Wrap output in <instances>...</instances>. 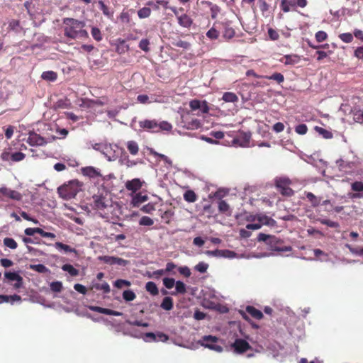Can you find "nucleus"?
Segmentation results:
<instances>
[{"label": "nucleus", "mask_w": 363, "mask_h": 363, "mask_svg": "<svg viewBox=\"0 0 363 363\" xmlns=\"http://www.w3.org/2000/svg\"><path fill=\"white\" fill-rule=\"evenodd\" d=\"M64 35L70 39L88 38V32L84 29L85 23L72 18H65L63 20Z\"/></svg>", "instance_id": "nucleus-1"}, {"label": "nucleus", "mask_w": 363, "mask_h": 363, "mask_svg": "<svg viewBox=\"0 0 363 363\" xmlns=\"http://www.w3.org/2000/svg\"><path fill=\"white\" fill-rule=\"evenodd\" d=\"M139 126L151 133L169 132L172 129V125L169 122L155 119L140 121Z\"/></svg>", "instance_id": "nucleus-2"}, {"label": "nucleus", "mask_w": 363, "mask_h": 363, "mask_svg": "<svg viewBox=\"0 0 363 363\" xmlns=\"http://www.w3.org/2000/svg\"><path fill=\"white\" fill-rule=\"evenodd\" d=\"M93 208L99 212H104L112 206V201L108 198L107 194H94L92 196Z\"/></svg>", "instance_id": "nucleus-3"}, {"label": "nucleus", "mask_w": 363, "mask_h": 363, "mask_svg": "<svg viewBox=\"0 0 363 363\" xmlns=\"http://www.w3.org/2000/svg\"><path fill=\"white\" fill-rule=\"evenodd\" d=\"M77 184L78 182L73 181L68 185L60 186L57 189L59 195L60 197L66 200L74 198L79 189Z\"/></svg>", "instance_id": "nucleus-4"}, {"label": "nucleus", "mask_w": 363, "mask_h": 363, "mask_svg": "<svg viewBox=\"0 0 363 363\" xmlns=\"http://www.w3.org/2000/svg\"><path fill=\"white\" fill-rule=\"evenodd\" d=\"M219 339L213 335H204L199 341L198 343L201 346L208 348L217 352H221L223 347L218 344Z\"/></svg>", "instance_id": "nucleus-5"}, {"label": "nucleus", "mask_w": 363, "mask_h": 363, "mask_svg": "<svg viewBox=\"0 0 363 363\" xmlns=\"http://www.w3.org/2000/svg\"><path fill=\"white\" fill-rule=\"evenodd\" d=\"M270 240L269 241V247L270 250L277 252H290L292 250V247L289 245H284L283 240L272 235Z\"/></svg>", "instance_id": "nucleus-6"}, {"label": "nucleus", "mask_w": 363, "mask_h": 363, "mask_svg": "<svg viewBox=\"0 0 363 363\" xmlns=\"http://www.w3.org/2000/svg\"><path fill=\"white\" fill-rule=\"evenodd\" d=\"M98 259L111 266L118 265L120 267H125L129 263V261L123 258L108 255L99 256Z\"/></svg>", "instance_id": "nucleus-7"}, {"label": "nucleus", "mask_w": 363, "mask_h": 363, "mask_svg": "<svg viewBox=\"0 0 363 363\" xmlns=\"http://www.w3.org/2000/svg\"><path fill=\"white\" fill-rule=\"evenodd\" d=\"M27 143L31 146H43L47 143L46 140L34 132H30L27 139Z\"/></svg>", "instance_id": "nucleus-8"}, {"label": "nucleus", "mask_w": 363, "mask_h": 363, "mask_svg": "<svg viewBox=\"0 0 363 363\" xmlns=\"http://www.w3.org/2000/svg\"><path fill=\"white\" fill-rule=\"evenodd\" d=\"M189 106L193 111L198 110L201 113H208L209 108L206 101L192 100L189 103Z\"/></svg>", "instance_id": "nucleus-9"}, {"label": "nucleus", "mask_w": 363, "mask_h": 363, "mask_svg": "<svg viewBox=\"0 0 363 363\" xmlns=\"http://www.w3.org/2000/svg\"><path fill=\"white\" fill-rule=\"evenodd\" d=\"M250 139V132H240L238 137L233 139V143L235 144H238L241 147H248Z\"/></svg>", "instance_id": "nucleus-10"}, {"label": "nucleus", "mask_w": 363, "mask_h": 363, "mask_svg": "<svg viewBox=\"0 0 363 363\" xmlns=\"http://www.w3.org/2000/svg\"><path fill=\"white\" fill-rule=\"evenodd\" d=\"M232 347L236 353H243L247 351L250 347V344L243 339H236L232 344Z\"/></svg>", "instance_id": "nucleus-11"}, {"label": "nucleus", "mask_w": 363, "mask_h": 363, "mask_svg": "<svg viewBox=\"0 0 363 363\" xmlns=\"http://www.w3.org/2000/svg\"><path fill=\"white\" fill-rule=\"evenodd\" d=\"M0 194L12 200L21 201L22 199V195L21 193L6 186L0 187Z\"/></svg>", "instance_id": "nucleus-12"}, {"label": "nucleus", "mask_w": 363, "mask_h": 363, "mask_svg": "<svg viewBox=\"0 0 363 363\" xmlns=\"http://www.w3.org/2000/svg\"><path fill=\"white\" fill-rule=\"evenodd\" d=\"M99 9L102 11L103 14L109 20H113L114 10L105 4L102 0L98 1Z\"/></svg>", "instance_id": "nucleus-13"}, {"label": "nucleus", "mask_w": 363, "mask_h": 363, "mask_svg": "<svg viewBox=\"0 0 363 363\" xmlns=\"http://www.w3.org/2000/svg\"><path fill=\"white\" fill-rule=\"evenodd\" d=\"M351 189H352V190H353L354 191H357V193L350 194H349L350 198L359 199V198L362 197V194L359 193V192L363 191V182H362L356 181V182H353L351 184Z\"/></svg>", "instance_id": "nucleus-14"}, {"label": "nucleus", "mask_w": 363, "mask_h": 363, "mask_svg": "<svg viewBox=\"0 0 363 363\" xmlns=\"http://www.w3.org/2000/svg\"><path fill=\"white\" fill-rule=\"evenodd\" d=\"M81 171L83 175L88 177L89 178H96L99 177H101V174H100L99 169L94 168V167L89 166L83 167L82 168Z\"/></svg>", "instance_id": "nucleus-15"}, {"label": "nucleus", "mask_w": 363, "mask_h": 363, "mask_svg": "<svg viewBox=\"0 0 363 363\" xmlns=\"http://www.w3.org/2000/svg\"><path fill=\"white\" fill-rule=\"evenodd\" d=\"M177 20L179 25L183 28H189L193 23L192 18L186 13H183L178 16Z\"/></svg>", "instance_id": "nucleus-16"}, {"label": "nucleus", "mask_w": 363, "mask_h": 363, "mask_svg": "<svg viewBox=\"0 0 363 363\" xmlns=\"http://www.w3.org/2000/svg\"><path fill=\"white\" fill-rule=\"evenodd\" d=\"M257 221L259 222V223H261V226L262 225H266L268 226H274L277 224L275 220L264 214H258Z\"/></svg>", "instance_id": "nucleus-17"}, {"label": "nucleus", "mask_w": 363, "mask_h": 363, "mask_svg": "<svg viewBox=\"0 0 363 363\" xmlns=\"http://www.w3.org/2000/svg\"><path fill=\"white\" fill-rule=\"evenodd\" d=\"M300 57L297 55H286L281 60L286 65H294L298 63Z\"/></svg>", "instance_id": "nucleus-18"}, {"label": "nucleus", "mask_w": 363, "mask_h": 363, "mask_svg": "<svg viewBox=\"0 0 363 363\" xmlns=\"http://www.w3.org/2000/svg\"><path fill=\"white\" fill-rule=\"evenodd\" d=\"M0 301L1 303H11L13 304L15 302H21V297L19 295H0Z\"/></svg>", "instance_id": "nucleus-19"}, {"label": "nucleus", "mask_w": 363, "mask_h": 363, "mask_svg": "<svg viewBox=\"0 0 363 363\" xmlns=\"http://www.w3.org/2000/svg\"><path fill=\"white\" fill-rule=\"evenodd\" d=\"M125 186L127 189L135 191L141 188L142 182L140 179H133L131 181H128Z\"/></svg>", "instance_id": "nucleus-20"}, {"label": "nucleus", "mask_w": 363, "mask_h": 363, "mask_svg": "<svg viewBox=\"0 0 363 363\" xmlns=\"http://www.w3.org/2000/svg\"><path fill=\"white\" fill-rule=\"evenodd\" d=\"M202 3L209 6L211 11V16L213 19H216L218 16V14L220 11V8L218 5L213 4L208 1H204Z\"/></svg>", "instance_id": "nucleus-21"}, {"label": "nucleus", "mask_w": 363, "mask_h": 363, "mask_svg": "<svg viewBox=\"0 0 363 363\" xmlns=\"http://www.w3.org/2000/svg\"><path fill=\"white\" fill-rule=\"evenodd\" d=\"M54 247L59 251H63L65 253H67V252L76 253L77 252V250L74 248H72L70 246L65 245L61 242H56L54 244Z\"/></svg>", "instance_id": "nucleus-22"}, {"label": "nucleus", "mask_w": 363, "mask_h": 363, "mask_svg": "<svg viewBox=\"0 0 363 363\" xmlns=\"http://www.w3.org/2000/svg\"><path fill=\"white\" fill-rule=\"evenodd\" d=\"M296 6V0H281L280 4L281 9L287 13L290 11L291 7Z\"/></svg>", "instance_id": "nucleus-23"}, {"label": "nucleus", "mask_w": 363, "mask_h": 363, "mask_svg": "<svg viewBox=\"0 0 363 363\" xmlns=\"http://www.w3.org/2000/svg\"><path fill=\"white\" fill-rule=\"evenodd\" d=\"M148 199L147 195H143L140 193L137 194L132 199V204L135 207H138L141 203Z\"/></svg>", "instance_id": "nucleus-24"}, {"label": "nucleus", "mask_w": 363, "mask_h": 363, "mask_svg": "<svg viewBox=\"0 0 363 363\" xmlns=\"http://www.w3.org/2000/svg\"><path fill=\"white\" fill-rule=\"evenodd\" d=\"M246 311L252 317H253L254 318H255L257 320H260L263 317L262 313L259 310L255 308L253 306H247Z\"/></svg>", "instance_id": "nucleus-25"}, {"label": "nucleus", "mask_w": 363, "mask_h": 363, "mask_svg": "<svg viewBox=\"0 0 363 363\" xmlns=\"http://www.w3.org/2000/svg\"><path fill=\"white\" fill-rule=\"evenodd\" d=\"M186 292V286L182 281H177L175 283V292H172V295L184 294Z\"/></svg>", "instance_id": "nucleus-26"}, {"label": "nucleus", "mask_w": 363, "mask_h": 363, "mask_svg": "<svg viewBox=\"0 0 363 363\" xmlns=\"http://www.w3.org/2000/svg\"><path fill=\"white\" fill-rule=\"evenodd\" d=\"M306 196L307 199L311 203L313 207H317L320 205L321 199L317 197L311 192H306Z\"/></svg>", "instance_id": "nucleus-27"}, {"label": "nucleus", "mask_w": 363, "mask_h": 363, "mask_svg": "<svg viewBox=\"0 0 363 363\" xmlns=\"http://www.w3.org/2000/svg\"><path fill=\"white\" fill-rule=\"evenodd\" d=\"M160 307L165 311H170L173 308V299L169 296H165L160 305Z\"/></svg>", "instance_id": "nucleus-28"}, {"label": "nucleus", "mask_w": 363, "mask_h": 363, "mask_svg": "<svg viewBox=\"0 0 363 363\" xmlns=\"http://www.w3.org/2000/svg\"><path fill=\"white\" fill-rule=\"evenodd\" d=\"M145 289L152 296H157L159 294L158 288L153 281H148L145 284Z\"/></svg>", "instance_id": "nucleus-29"}, {"label": "nucleus", "mask_w": 363, "mask_h": 363, "mask_svg": "<svg viewBox=\"0 0 363 363\" xmlns=\"http://www.w3.org/2000/svg\"><path fill=\"white\" fill-rule=\"evenodd\" d=\"M57 74L53 71H45L41 74V78L48 82H55L57 79Z\"/></svg>", "instance_id": "nucleus-30"}, {"label": "nucleus", "mask_w": 363, "mask_h": 363, "mask_svg": "<svg viewBox=\"0 0 363 363\" xmlns=\"http://www.w3.org/2000/svg\"><path fill=\"white\" fill-rule=\"evenodd\" d=\"M314 130L325 139H330L333 138V133L330 131L321 127L315 126Z\"/></svg>", "instance_id": "nucleus-31"}, {"label": "nucleus", "mask_w": 363, "mask_h": 363, "mask_svg": "<svg viewBox=\"0 0 363 363\" xmlns=\"http://www.w3.org/2000/svg\"><path fill=\"white\" fill-rule=\"evenodd\" d=\"M290 183L289 179L286 177H279L275 179L276 186L279 189L289 186Z\"/></svg>", "instance_id": "nucleus-32"}, {"label": "nucleus", "mask_w": 363, "mask_h": 363, "mask_svg": "<svg viewBox=\"0 0 363 363\" xmlns=\"http://www.w3.org/2000/svg\"><path fill=\"white\" fill-rule=\"evenodd\" d=\"M223 100L225 102L235 103L238 101V96L233 92H225L223 94Z\"/></svg>", "instance_id": "nucleus-33"}, {"label": "nucleus", "mask_w": 363, "mask_h": 363, "mask_svg": "<svg viewBox=\"0 0 363 363\" xmlns=\"http://www.w3.org/2000/svg\"><path fill=\"white\" fill-rule=\"evenodd\" d=\"M29 269L42 274L48 273L50 272L49 269L43 264H30Z\"/></svg>", "instance_id": "nucleus-34"}, {"label": "nucleus", "mask_w": 363, "mask_h": 363, "mask_svg": "<svg viewBox=\"0 0 363 363\" xmlns=\"http://www.w3.org/2000/svg\"><path fill=\"white\" fill-rule=\"evenodd\" d=\"M92 288L96 290H101L104 294H108L111 291L110 286L107 282H104L103 284L94 283Z\"/></svg>", "instance_id": "nucleus-35"}, {"label": "nucleus", "mask_w": 363, "mask_h": 363, "mask_svg": "<svg viewBox=\"0 0 363 363\" xmlns=\"http://www.w3.org/2000/svg\"><path fill=\"white\" fill-rule=\"evenodd\" d=\"M62 269L69 273L72 277H76L79 274V270L74 268L70 264H65L62 267Z\"/></svg>", "instance_id": "nucleus-36"}, {"label": "nucleus", "mask_w": 363, "mask_h": 363, "mask_svg": "<svg viewBox=\"0 0 363 363\" xmlns=\"http://www.w3.org/2000/svg\"><path fill=\"white\" fill-rule=\"evenodd\" d=\"M150 152L152 155H154L155 157H158L159 158L162 159L166 164H167L169 166L172 165V160L167 156H166L163 154L158 153L153 149H150Z\"/></svg>", "instance_id": "nucleus-37"}, {"label": "nucleus", "mask_w": 363, "mask_h": 363, "mask_svg": "<svg viewBox=\"0 0 363 363\" xmlns=\"http://www.w3.org/2000/svg\"><path fill=\"white\" fill-rule=\"evenodd\" d=\"M127 148L130 153L133 155H135L138 154L139 147L138 145L135 141L130 140L128 141L127 143Z\"/></svg>", "instance_id": "nucleus-38"}, {"label": "nucleus", "mask_w": 363, "mask_h": 363, "mask_svg": "<svg viewBox=\"0 0 363 363\" xmlns=\"http://www.w3.org/2000/svg\"><path fill=\"white\" fill-rule=\"evenodd\" d=\"M235 34V32L233 28L230 27L227 24L224 26V30L223 33V36L224 38L228 40L231 39L232 38L234 37Z\"/></svg>", "instance_id": "nucleus-39"}, {"label": "nucleus", "mask_w": 363, "mask_h": 363, "mask_svg": "<svg viewBox=\"0 0 363 363\" xmlns=\"http://www.w3.org/2000/svg\"><path fill=\"white\" fill-rule=\"evenodd\" d=\"M264 78H266L269 80L276 81L278 84H281L284 81V75L279 72H275L269 76H264Z\"/></svg>", "instance_id": "nucleus-40"}, {"label": "nucleus", "mask_w": 363, "mask_h": 363, "mask_svg": "<svg viewBox=\"0 0 363 363\" xmlns=\"http://www.w3.org/2000/svg\"><path fill=\"white\" fill-rule=\"evenodd\" d=\"M120 162L122 165H125L127 167H132L138 164L137 161L130 160L127 155L121 157Z\"/></svg>", "instance_id": "nucleus-41"}, {"label": "nucleus", "mask_w": 363, "mask_h": 363, "mask_svg": "<svg viewBox=\"0 0 363 363\" xmlns=\"http://www.w3.org/2000/svg\"><path fill=\"white\" fill-rule=\"evenodd\" d=\"M136 298V295L133 291L130 289L125 290L123 292V298L126 301H132Z\"/></svg>", "instance_id": "nucleus-42"}, {"label": "nucleus", "mask_w": 363, "mask_h": 363, "mask_svg": "<svg viewBox=\"0 0 363 363\" xmlns=\"http://www.w3.org/2000/svg\"><path fill=\"white\" fill-rule=\"evenodd\" d=\"M4 277L9 281H16L21 279V276L16 272H5Z\"/></svg>", "instance_id": "nucleus-43"}, {"label": "nucleus", "mask_w": 363, "mask_h": 363, "mask_svg": "<svg viewBox=\"0 0 363 363\" xmlns=\"http://www.w3.org/2000/svg\"><path fill=\"white\" fill-rule=\"evenodd\" d=\"M3 242H4V245L6 247H7L11 250H15L18 247V244L16 242V240L11 238H5L4 239Z\"/></svg>", "instance_id": "nucleus-44"}, {"label": "nucleus", "mask_w": 363, "mask_h": 363, "mask_svg": "<svg viewBox=\"0 0 363 363\" xmlns=\"http://www.w3.org/2000/svg\"><path fill=\"white\" fill-rule=\"evenodd\" d=\"M184 199L187 202H194L196 200V195L194 191L188 190L184 194Z\"/></svg>", "instance_id": "nucleus-45"}, {"label": "nucleus", "mask_w": 363, "mask_h": 363, "mask_svg": "<svg viewBox=\"0 0 363 363\" xmlns=\"http://www.w3.org/2000/svg\"><path fill=\"white\" fill-rule=\"evenodd\" d=\"M151 9L149 7H143L138 11V16L140 18H145L150 16Z\"/></svg>", "instance_id": "nucleus-46"}, {"label": "nucleus", "mask_w": 363, "mask_h": 363, "mask_svg": "<svg viewBox=\"0 0 363 363\" xmlns=\"http://www.w3.org/2000/svg\"><path fill=\"white\" fill-rule=\"evenodd\" d=\"M91 33L93 38L98 42H100L103 39L101 32L97 27H92Z\"/></svg>", "instance_id": "nucleus-47"}, {"label": "nucleus", "mask_w": 363, "mask_h": 363, "mask_svg": "<svg viewBox=\"0 0 363 363\" xmlns=\"http://www.w3.org/2000/svg\"><path fill=\"white\" fill-rule=\"evenodd\" d=\"M131 284L130 281L125 279H117L113 282V286L116 288L121 289L124 286H130Z\"/></svg>", "instance_id": "nucleus-48"}, {"label": "nucleus", "mask_w": 363, "mask_h": 363, "mask_svg": "<svg viewBox=\"0 0 363 363\" xmlns=\"http://www.w3.org/2000/svg\"><path fill=\"white\" fill-rule=\"evenodd\" d=\"M154 224V220L148 216H143L139 220V225L144 226H151Z\"/></svg>", "instance_id": "nucleus-49"}, {"label": "nucleus", "mask_w": 363, "mask_h": 363, "mask_svg": "<svg viewBox=\"0 0 363 363\" xmlns=\"http://www.w3.org/2000/svg\"><path fill=\"white\" fill-rule=\"evenodd\" d=\"M208 268V264L203 262H199L195 267L194 269L200 273L206 272Z\"/></svg>", "instance_id": "nucleus-50"}, {"label": "nucleus", "mask_w": 363, "mask_h": 363, "mask_svg": "<svg viewBox=\"0 0 363 363\" xmlns=\"http://www.w3.org/2000/svg\"><path fill=\"white\" fill-rule=\"evenodd\" d=\"M50 289L54 292H60L62 289V283L59 281H52L50 284Z\"/></svg>", "instance_id": "nucleus-51"}, {"label": "nucleus", "mask_w": 363, "mask_h": 363, "mask_svg": "<svg viewBox=\"0 0 363 363\" xmlns=\"http://www.w3.org/2000/svg\"><path fill=\"white\" fill-rule=\"evenodd\" d=\"M172 45L176 47L182 48L184 50H189L191 47V44L189 42L184 41L182 40L173 42Z\"/></svg>", "instance_id": "nucleus-52"}, {"label": "nucleus", "mask_w": 363, "mask_h": 363, "mask_svg": "<svg viewBox=\"0 0 363 363\" xmlns=\"http://www.w3.org/2000/svg\"><path fill=\"white\" fill-rule=\"evenodd\" d=\"M162 281H163L164 286L168 289H172L174 287V286H175V283H176L174 279L169 278V277L164 278Z\"/></svg>", "instance_id": "nucleus-53"}, {"label": "nucleus", "mask_w": 363, "mask_h": 363, "mask_svg": "<svg viewBox=\"0 0 363 363\" xmlns=\"http://www.w3.org/2000/svg\"><path fill=\"white\" fill-rule=\"evenodd\" d=\"M320 222L321 224L325 225L330 228H337L340 227V224L337 222L332 221L328 219H320Z\"/></svg>", "instance_id": "nucleus-54"}, {"label": "nucleus", "mask_w": 363, "mask_h": 363, "mask_svg": "<svg viewBox=\"0 0 363 363\" xmlns=\"http://www.w3.org/2000/svg\"><path fill=\"white\" fill-rule=\"evenodd\" d=\"M221 257L233 259V258H236L238 257L234 251L229 250H222Z\"/></svg>", "instance_id": "nucleus-55"}, {"label": "nucleus", "mask_w": 363, "mask_h": 363, "mask_svg": "<svg viewBox=\"0 0 363 363\" xmlns=\"http://www.w3.org/2000/svg\"><path fill=\"white\" fill-rule=\"evenodd\" d=\"M125 323H128L130 325H135V326L143 327V328H147V327L149 326V323H148L143 322L142 320H134V321H132V320H126Z\"/></svg>", "instance_id": "nucleus-56"}, {"label": "nucleus", "mask_w": 363, "mask_h": 363, "mask_svg": "<svg viewBox=\"0 0 363 363\" xmlns=\"http://www.w3.org/2000/svg\"><path fill=\"white\" fill-rule=\"evenodd\" d=\"M342 41L346 43H350L353 40V35L350 33H344L339 35Z\"/></svg>", "instance_id": "nucleus-57"}, {"label": "nucleus", "mask_w": 363, "mask_h": 363, "mask_svg": "<svg viewBox=\"0 0 363 363\" xmlns=\"http://www.w3.org/2000/svg\"><path fill=\"white\" fill-rule=\"evenodd\" d=\"M26 157V155L21 152H16L11 153V160L13 162H20L22 161Z\"/></svg>", "instance_id": "nucleus-58"}, {"label": "nucleus", "mask_w": 363, "mask_h": 363, "mask_svg": "<svg viewBox=\"0 0 363 363\" xmlns=\"http://www.w3.org/2000/svg\"><path fill=\"white\" fill-rule=\"evenodd\" d=\"M103 153L108 161H113L116 160V156L114 153H111V148L110 147H105Z\"/></svg>", "instance_id": "nucleus-59"}, {"label": "nucleus", "mask_w": 363, "mask_h": 363, "mask_svg": "<svg viewBox=\"0 0 363 363\" xmlns=\"http://www.w3.org/2000/svg\"><path fill=\"white\" fill-rule=\"evenodd\" d=\"M218 35H219L218 31L214 28H211L206 33V36L211 40L217 39L218 38Z\"/></svg>", "instance_id": "nucleus-60"}, {"label": "nucleus", "mask_w": 363, "mask_h": 363, "mask_svg": "<svg viewBox=\"0 0 363 363\" xmlns=\"http://www.w3.org/2000/svg\"><path fill=\"white\" fill-rule=\"evenodd\" d=\"M229 205L223 200H220L218 202V210L220 213H227L229 211Z\"/></svg>", "instance_id": "nucleus-61"}, {"label": "nucleus", "mask_w": 363, "mask_h": 363, "mask_svg": "<svg viewBox=\"0 0 363 363\" xmlns=\"http://www.w3.org/2000/svg\"><path fill=\"white\" fill-rule=\"evenodd\" d=\"M307 130V125L304 123L299 124L295 127V131L298 135H305Z\"/></svg>", "instance_id": "nucleus-62"}, {"label": "nucleus", "mask_w": 363, "mask_h": 363, "mask_svg": "<svg viewBox=\"0 0 363 363\" xmlns=\"http://www.w3.org/2000/svg\"><path fill=\"white\" fill-rule=\"evenodd\" d=\"M69 103L67 99H60L54 105L55 108H66L68 107Z\"/></svg>", "instance_id": "nucleus-63"}, {"label": "nucleus", "mask_w": 363, "mask_h": 363, "mask_svg": "<svg viewBox=\"0 0 363 363\" xmlns=\"http://www.w3.org/2000/svg\"><path fill=\"white\" fill-rule=\"evenodd\" d=\"M354 120L357 123H363V109L357 111L354 113Z\"/></svg>", "instance_id": "nucleus-64"}]
</instances>
